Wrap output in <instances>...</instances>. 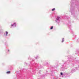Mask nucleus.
Here are the masks:
<instances>
[{
    "mask_svg": "<svg viewBox=\"0 0 79 79\" xmlns=\"http://www.w3.org/2000/svg\"><path fill=\"white\" fill-rule=\"evenodd\" d=\"M64 42V38H63L62 39V42Z\"/></svg>",
    "mask_w": 79,
    "mask_h": 79,
    "instance_id": "423d86ee",
    "label": "nucleus"
},
{
    "mask_svg": "<svg viewBox=\"0 0 79 79\" xmlns=\"http://www.w3.org/2000/svg\"><path fill=\"white\" fill-rule=\"evenodd\" d=\"M53 26H52L51 27L50 29H53Z\"/></svg>",
    "mask_w": 79,
    "mask_h": 79,
    "instance_id": "7ed1b4c3",
    "label": "nucleus"
},
{
    "mask_svg": "<svg viewBox=\"0 0 79 79\" xmlns=\"http://www.w3.org/2000/svg\"><path fill=\"white\" fill-rule=\"evenodd\" d=\"M6 74H10V71H8L6 73Z\"/></svg>",
    "mask_w": 79,
    "mask_h": 79,
    "instance_id": "f03ea898",
    "label": "nucleus"
},
{
    "mask_svg": "<svg viewBox=\"0 0 79 79\" xmlns=\"http://www.w3.org/2000/svg\"><path fill=\"white\" fill-rule=\"evenodd\" d=\"M6 35H7V34H8V32L6 31Z\"/></svg>",
    "mask_w": 79,
    "mask_h": 79,
    "instance_id": "6e6552de",
    "label": "nucleus"
},
{
    "mask_svg": "<svg viewBox=\"0 0 79 79\" xmlns=\"http://www.w3.org/2000/svg\"><path fill=\"white\" fill-rule=\"evenodd\" d=\"M54 10H55V8H54L53 9H52V11H54Z\"/></svg>",
    "mask_w": 79,
    "mask_h": 79,
    "instance_id": "20e7f679",
    "label": "nucleus"
},
{
    "mask_svg": "<svg viewBox=\"0 0 79 79\" xmlns=\"http://www.w3.org/2000/svg\"><path fill=\"white\" fill-rule=\"evenodd\" d=\"M15 26V27H16V23H14V24L11 25V26L12 27V26Z\"/></svg>",
    "mask_w": 79,
    "mask_h": 79,
    "instance_id": "f257e3e1",
    "label": "nucleus"
},
{
    "mask_svg": "<svg viewBox=\"0 0 79 79\" xmlns=\"http://www.w3.org/2000/svg\"><path fill=\"white\" fill-rule=\"evenodd\" d=\"M60 18V17H58L57 18V19L58 20Z\"/></svg>",
    "mask_w": 79,
    "mask_h": 79,
    "instance_id": "39448f33",
    "label": "nucleus"
},
{
    "mask_svg": "<svg viewBox=\"0 0 79 79\" xmlns=\"http://www.w3.org/2000/svg\"><path fill=\"white\" fill-rule=\"evenodd\" d=\"M60 74L62 76H63V73H60Z\"/></svg>",
    "mask_w": 79,
    "mask_h": 79,
    "instance_id": "0eeeda50",
    "label": "nucleus"
},
{
    "mask_svg": "<svg viewBox=\"0 0 79 79\" xmlns=\"http://www.w3.org/2000/svg\"><path fill=\"white\" fill-rule=\"evenodd\" d=\"M8 51H9V52H10V50H8Z\"/></svg>",
    "mask_w": 79,
    "mask_h": 79,
    "instance_id": "1a4fd4ad",
    "label": "nucleus"
}]
</instances>
